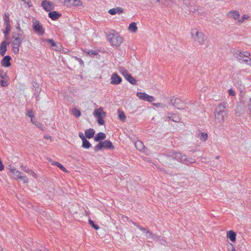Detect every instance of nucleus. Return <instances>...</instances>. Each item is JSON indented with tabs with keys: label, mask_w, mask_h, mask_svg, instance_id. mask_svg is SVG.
Listing matches in <instances>:
<instances>
[{
	"label": "nucleus",
	"mask_w": 251,
	"mask_h": 251,
	"mask_svg": "<svg viewBox=\"0 0 251 251\" xmlns=\"http://www.w3.org/2000/svg\"><path fill=\"white\" fill-rule=\"evenodd\" d=\"M107 40L113 46L119 47L123 41V38L114 30H111L107 36Z\"/></svg>",
	"instance_id": "nucleus-1"
},
{
	"label": "nucleus",
	"mask_w": 251,
	"mask_h": 251,
	"mask_svg": "<svg viewBox=\"0 0 251 251\" xmlns=\"http://www.w3.org/2000/svg\"><path fill=\"white\" fill-rule=\"evenodd\" d=\"M251 54L248 51H242L238 50H234L233 56L238 61H243L251 65V59L249 58Z\"/></svg>",
	"instance_id": "nucleus-2"
},
{
	"label": "nucleus",
	"mask_w": 251,
	"mask_h": 251,
	"mask_svg": "<svg viewBox=\"0 0 251 251\" xmlns=\"http://www.w3.org/2000/svg\"><path fill=\"white\" fill-rule=\"evenodd\" d=\"M227 114V109L223 104H219L215 110V118L216 121L221 123L224 121V117Z\"/></svg>",
	"instance_id": "nucleus-3"
},
{
	"label": "nucleus",
	"mask_w": 251,
	"mask_h": 251,
	"mask_svg": "<svg viewBox=\"0 0 251 251\" xmlns=\"http://www.w3.org/2000/svg\"><path fill=\"white\" fill-rule=\"evenodd\" d=\"M163 155L168 158H172L182 163H183L186 159V155H182L180 152L174 151H166Z\"/></svg>",
	"instance_id": "nucleus-4"
},
{
	"label": "nucleus",
	"mask_w": 251,
	"mask_h": 251,
	"mask_svg": "<svg viewBox=\"0 0 251 251\" xmlns=\"http://www.w3.org/2000/svg\"><path fill=\"white\" fill-rule=\"evenodd\" d=\"M191 35L194 40L195 44L202 45L205 40L204 34L201 32H199L196 29H193L191 31Z\"/></svg>",
	"instance_id": "nucleus-5"
},
{
	"label": "nucleus",
	"mask_w": 251,
	"mask_h": 251,
	"mask_svg": "<svg viewBox=\"0 0 251 251\" xmlns=\"http://www.w3.org/2000/svg\"><path fill=\"white\" fill-rule=\"evenodd\" d=\"M93 115L97 118V122L100 125H103L104 121L103 120L106 116V113L103 111V109L100 107L94 111Z\"/></svg>",
	"instance_id": "nucleus-6"
},
{
	"label": "nucleus",
	"mask_w": 251,
	"mask_h": 251,
	"mask_svg": "<svg viewBox=\"0 0 251 251\" xmlns=\"http://www.w3.org/2000/svg\"><path fill=\"white\" fill-rule=\"evenodd\" d=\"M114 148L111 142L108 140H104L100 142L94 148L95 151H98L103 149L112 150Z\"/></svg>",
	"instance_id": "nucleus-7"
},
{
	"label": "nucleus",
	"mask_w": 251,
	"mask_h": 251,
	"mask_svg": "<svg viewBox=\"0 0 251 251\" xmlns=\"http://www.w3.org/2000/svg\"><path fill=\"white\" fill-rule=\"evenodd\" d=\"M32 24L34 32L39 35H43L45 33V30L40 22L34 19L32 20Z\"/></svg>",
	"instance_id": "nucleus-8"
},
{
	"label": "nucleus",
	"mask_w": 251,
	"mask_h": 251,
	"mask_svg": "<svg viewBox=\"0 0 251 251\" xmlns=\"http://www.w3.org/2000/svg\"><path fill=\"white\" fill-rule=\"evenodd\" d=\"M11 173L13 175L12 177L15 179H20L25 182L27 181V178L25 176H21V172L15 168L11 169Z\"/></svg>",
	"instance_id": "nucleus-9"
},
{
	"label": "nucleus",
	"mask_w": 251,
	"mask_h": 251,
	"mask_svg": "<svg viewBox=\"0 0 251 251\" xmlns=\"http://www.w3.org/2000/svg\"><path fill=\"white\" fill-rule=\"evenodd\" d=\"M170 103L178 109L185 108V103L178 98L172 99L170 100Z\"/></svg>",
	"instance_id": "nucleus-10"
},
{
	"label": "nucleus",
	"mask_w": 251,
	"mask_h": 251,
	"mask_svg": "<svg viewBox=\"0 0 251 251\" xmlns=\"http://www.w3.org/2000/svg\"><path fill=\"white\" fill-rule=\"evenodd\" d=\"M136 96L141 100L149 102H152L154 100V99L152 96H150L145 93L137 92Z\"/></svg>",
	"instance_id": "nucleus-11"
},
{
	"label": "nucleus",
	"mask_w": 251,
	"mask_h": 251,
	"mask_svg": "<svg viewBox=\"0 0 251 251\" xmlns=\"http://www.w3.org/2000/svg\"><path fill=\"white\" fill-rule=\"evenodd\" d=\"M42 6L46 11H50L54 9L53 4L47 0H44L42 2Z\"/></svg>",
	"instance_id": "nucleus-12"
},
{
	"label": "nucleus",
	"mask_w": 251,
	"mask_h": 251,
	"mask_svg": "<svg viewBox=\"0 0 251 251\" xmlns=\"http://www.w3.org/2000/svg\"><path fill=\"white\" fill-rule=\"evenodd\" d=\"M111 84L118 85L122 82V78L117 73H114L111 77Z\"/></svg>",
	"instance_id": "nucleus-13"
},
{
	"label": "nucleus",
	"mask_w": 251,
	"mask_h": 251,
	"mask_svg": "<svg viewBox=\"0 0 251 251\" xmlns=\"http://www.w3.org/2000/svg\"><path fill=\"white\" fill-rule=\"evenodd\" d=\"M9 45V42L3 41L1 42L0 46V55L1 56H4L7 51V45Z\"/></svg>",
	"instance_id": "nucleus-14"
},
{
	"label": "nucleus",
	"mask_w": 251,
	"mask_h": 251,
	"mask_svg": "<svg viewBox=\"0 0 251 251\" xmlns=\"http://www.w3.org/2000/svg\"><path fill=\"white\" fill-rule=\"evenodd\" d=\"M11 60V57L9 55H6L4 56L1 61L2 66L5 67H10L11 65L10 62Z\"/></svg>",
	"instance_id": "nucleus-15"
},
{
	"label": "nucleus",
	"mask_w": 251,
	"mask_h": 251,
	"mask_svg": "<svg viewBox=\"0 0 251 251\" xmlns=\"http://www.w3.org/2000/svg\"><path fill=\"white\" fill-rule=\"evenodd\" d=\"M166 119L168 121L171 120L175 122H178L180 120V118L178 115L171 113H168V115L166 116Z\"/></svg>",
	"instance_id": "nucleus-16"
},
{
	"label": "nucleus",
	"mask_w": 251,
	"mask_h": 251,
	"mask_svg": "<svg viewBox=\"0 0 251 251\" xmlns=\"http://www.w3.org/2000/svg\"><path fill=\"white\" fill-rule=\"evenodd\" d=\"M61 15L55 11H50L49 13V17L52 20H56Z\"/></svg>",
	"instance_id": "nucleus-17"
},
{
	"label": "nucleus",
	"mask_w": 251,
	"mask_h": 251,
	"mask_svg": "<svg viewBox=\"0 0 251 251\" xmlns=\"http://www.w3.org/2000/svg\"><path fill=\"white\" fill-rule=\"evenodd\" d=\"M106 138V135L103 132H99L94 137V140L96 142H102Z\"/></svg>",
	"instance_id": "nucleus-18"
},
{
	"label": "nucleus",
	"mask_w": 251,
	"mask_h": 251,
	"mask_svg": "<svg viewBox=\"0 0 251 251\" xmlns=\"http://www.w3.org/2000/svg\"><path fill=\"white\" fill-rule=\"evenodd\" d=\"M65 2L68 3L69 6H79L82 4V2L79 0H65Z\"/></svg>",
	"instance_id": "nucleus-19"
},
{
	"label": "nucleus",
	"mask_w": 251,
	"mask_h": 251,
	"mask_svg": "<svg viewBox=\"0 0 251 251\" xmlns=\"http://www.w3.org/2000/svg\"><path fill=\"white\" fill-rule=\"evenodd\" d=\"M95 133V131L93 128H89L85 131V137L88 139L92 138Z\"/></svg>",
	"instance_id": "nucleus-20"
},
{
	"label": "nucleus",
	"mask_w": 251,
	"mask_h": 251,
	"mask_svg": "<svg viewBox=\"0 0 251 251\" xmlns=\"http://www.w3.org/2000/svg\"><path fill=\"white\" fill-rule=\"evenodd\" d=\"M236 233L232 230H229L227 233V236L229 238L230 241L232 242H234L236 240Z\"/></svg>",
	"instance_id": "nucleus-21"
},
{
	"label": "nucleus",
	"mask_w": 251,
	"mask_h": 251,
	"mask_svg": "<svg viewBox=\"0 0 251 251\" xmlns=\"http://www.w3.org/2000/svg\"><path fill=\"white\" fill-rule=\"evenodd\" d=\"M9 17L10 14L8 12H5L4 18V24L5 26L11 25Z\"/></svg>",
	"instance_id": "nucleus-22"
},
{
	"label": "nucleus",
	"mask_w": 251,
	"mask_h": 251,
	"mask_svg": "<svg viewBox=\"0 0 251 251\" xmlns=\"http://www.w3.org/2000/svg\"><path fill=\"white\" fill-rule=\"evenodd\" d=\"M230 16L232 17L235 20L239 21V20L240 14L238 11H233V12H230V13L228 14V16Z\"/></svg>",
	"instance_id": "nucleus-23"
},
{
	"label": "nucleus",
	"mask_w": 251,
	"mask_h": 251,
	"mask_svg": "<svg viewBox=\"0 0 251 251\" xmlns=\"http://www.w3.org/2000/svg\"><path fill=\"white\" fill-rule=\"evenodd\" d=\"M125 78L126 80H127L131 84H132V85L136 84V80L130 74H129L126 76V77H125Z\"/></svg>",
	"instance_id": "nucleus-24"
},
{
	"label": "nucleus",
	"mask_w": 251,
	"mask_h": 251,
	"mask_svg": "<svg viewBox=\"0 0 251 251\" xmlns=\"http://www.w3.org/2000/svg\"><path fill=\"white\" fill-rule=\"evenodd\" d=\"M128 29L132 32H136L137 30V27L136 25V24L134 22L131 23L129 26H128Z\"/></svg>",
	"instance_id": "nucleus-25"
},
{
	"label": "nucleus",
	"mask_w": 251,
	"mask_h": 251,
	"mask_svg": "<svg viewBox=\"0 0 251 251\" xmlns=\"http://www.w3.org/2000/svg\"><path fill=\"white\" fill-rule=\"evenodd\" d=\"M183 2L184 5L186 6V7L189 8L190 7L192 6V5L194 4V0H183Z\"/></svg>",
	"instance_id": "nucleus-26"
},
{
	"label": "nucleus",
	"mask_w": 251,
	"mask_h": 251,
	"mask_svg": "<svg viewBox=\"0 0 251 251\" xmlns=\"http://www.w3.org/2000/svg\"><path fill=\"white\" fill-rule=\"evenodd\" d=\"M82 147L85 149H89L91 147V144L86 138L82 140Z\"/></svg>",
	"instance_id": "nucleus-27"
},
{
	"label": "nucleus",
	"mask_w": 251,
	"mask_h": 251,
	"mask_svg": "<svg viewBox=\"0 0 251 251\" xmlns=\"http://www.w3.org/2000/svg\"><path fill=\"white\" fill-rule=\"evenodd\" d=\"M23 41L21 40L19 37L15 38V39H12V44L13 45H16V46H20L22 42Z\"/></svg>",
	"instance_id": "nucleus-28"
},
{
	"label": "nucleus",
	"mask_w": 251,
	"mask_h": 251,
	"mask_svg": "<svg viewBox=\"0 0 251 251\" xmlns=\"http://www.w3.org/2000/svg\"><path fill=\"white\" fill-rule=\"evenodd\" d=\"M72 113L75 117H79L81 116V112L78 109L74 108L72 110Z\"/></svg>",
	"instance_id": "nucleus-29"
},
{
	"label": "nucleus",
	"mask_w": 251,
	"mask_h": 251,
	"mask_svg": "<svg viewBox=\"0 0 251 251\" xmlns=\"http://www.w3.org/2000/svg\"><path fill=\"white\" fill-rule=\"evenodd\" d=\"M52 165H54L56 166H57L61 170L65 172H67V170L66 169V168L60 163H59V162H53L52 163Z\"/></svg>",
	"instance_id": "nucleus-30"
},
{
	"label": "nucleus",
	"mask_w": 251,
	"mask_h": 251,
	"mask_svg": "<svg viewBox=\"0 0 251 251\" xmlns=\"http://www.w3.org/2000/svg\"><path fill=\"white\" fill-rule=\"evenodd\" d=\"M119 72L125 77V78L129 74L127 71L123 67L119 68Z\"/></svg>",
	"instance_id": "nucleus-31"
},
{
	"label": "nucleus",
	"mask_w": 251,
	"mask_h": 251,
	"mask_svg": "<svg viewBox=\"0 0 251 251\" xmlns=\"http://www.w3.org/2000/svg\"><path fill=\"white\" fill-rule=\"evenodd\" d=\"M184 162L183 163V164H189V163L192 164V163H194L195 162V160L192 157L187 158V156H186V159H185V161H184Z\"/></svg>",
	"instance_id": "nucleus-32"
},
{
	"label": "nucleus",
	"mask_w": 251,
	"mask_h": 251,
	"mask_svg": "<svg viewBox=\"0 0 251 251\" xmlns=\"http://www.w3.org/2000/svg\"><path fill=\"white\" fill-rule=\"evenodd\" d=\"M135 146L136 147V148L140 150V151H141L142 149H143V145L142 144V143L141 142V141H137L135 144Z\"/></svg>",
	"instance_id": "nucleus-33"
},
{
	"label": "nucleus",
	"mask_w": 251,
	"mask_h": 251,
	"mask_svg": "<svg viewBox=\"0 0 251 251\" xmlns=\"http://www.w3.org/2000/svg\"><path fill=\"white\" fill-rule=\"evenodd\" d=\"M155 239H157L162 245H165L166 243V240H163V238L161 236H155Z\"/></svg>",
	"instance_id": "nucleus-34"
},
{
	"label": "nucleus",
	"mask_w": 251,
	"mask_h": 251,
	"mask_svg": "<svg viewBox=\"0 0 251 251\" xmlns=\"http://www.w3.org/2000/svg\"><path fill=\"white\" fill-rule=\"evenodd\" d=\"M0 77L2 79H6L8 78L6 73L2 70H0Z\"/></svg>",
	"instance_id": "nucleus-35"
},
{
	"label": "nucleus",
	"mask_w": 251,
	"mask_h": 251,
	"mask_svg": "<svg viewBox=\"0 0 251 251\" xmlns=\"http://www.w3.org/2000/svg\"><path fill=\"white\" fill-rule=\"evenodd\" d=\"M118 116L119 119L122 121H124L126 119V116L123 112L119 111Z\"/></svg>",
	"instance_id": "nucleus-36"
},
{
	"label": "nucleus",
	"mask_w": 251,
	"mask_h": 251,
	"mask_svg": "<svg viewBox=\"0 0 251 251\" xmlns=\"http://www.w3.org/2000/svg\"><path fill=\"white\" fill-rule=\"evenodd\" d=\"M89 224L95 229L98 230L99 229L100 227L96 224H95V222L92 220H89Z\"/></svg>",
	"instance_id": "nucleus-37"
},
{
	"label": "nucleus",
	"mask_w": 251,
	"mask_h": 251,
	"mask_svg": "<svg viewBox=\"0 0 251 251\" xmlns=\"http://www.w3.org/2000/svg\"><path fill=\"white\" fill-rule=\"evenodd\" d=\"M11 30V25L5 26V30L3 32L5 38H7V35L9 33Z\"/></svg>",
	"instance_id": "nucleus-38"
},
{
	"label": "nucleus",
	"mask_w": 251,
	"mask_h": 251,
	"mask_svg": "<svg viewBox=\"0 0 251 251\" xmlns=\"http://www.w3.org/2000/svg\"><path fill=\"white\" fill-rule=\"evenodd\" d=\"M146 236L149 239H154L155 235H153L150 231H147L146 232Z\"/></svg>",
	"instance_id": "nucleus-39"
},
{
	"label": "nucleus",
	"mask_w": 251,
	"mask_h": 251,
	"mask_svg": "<svg viewBox=\"0 0 251 251\" xmlns=\"http://www.w3.org/2000/svg\"><path fill=\"white\" fill-rule=\"evenodd\" d=\"M34 125H35L38 128L40 129L41 130H44V127L42 123L37 122L36 123H34Z\"/></svg>",
	"instance_id": "nucleus-40"
},
{
	"label": "nucleus",
	"mask_w": 251,
	"mask_h": 251,
	"mask_svg": "<svg viewBox=\"0 0 251 251\" xmlns=\"http://www.w3.org/2000/svg\"><path fill=\"white\" fill-rule=\"evenodd\" d=\"M207 138V134L204 133H201L200 134V138L201 140L205 141Z\"/></svg>",
	"instance_id": "nucleus-41"
},
{
	"label": "nucleus",
	"mask_w": 251,
	"mask_h": 251,
	"mask_svg": "<svg viewBox=\"0 0 251 251\" xmlns=\"http://www.w3.org/2000/svg\"><path fill=\"white\" fill-rule=\"evenodd\" d=\"M249 18V16L246 14L243 15L241 19H239L238 22L240 23H242L245 20L248 19Z\"/></svg>",
	"instance_id": "nucleus-42"
},
{
	"label": "nucleus",
	"mask_w": 251,
	"mask_h": 251,
	"mask_svg": "<svg viewBox=\"0 0 251 251\" xmlns=\"http://www.w3.org/2000/svg\"><path fill=\"white\" fill-rule=\"evenodd\" d=\"M18 36L19 38L24 41L25 39V35H24V31L22 30V31L18 32Z\"/></svg>",
	"instance_id": "nucleus-43"
},
{
	"label": "nucleus",
	"mask_w": 251,
	"mask_h": 251,
	"mask_svg": "<svg viewBox=\"0 0 251 251\" xmlns=\"http://www.w3.org/2000/svg\"><path fill=\"white\" fill-rule=\"evenodd\" d=\"M0 85L2 87H6L8 85V82L6 79H2L0 81Z\"/></svg>",
	"instance_id": "nucleus-44"
},
{
	"label": "nucleus",
	"mask_w": 251,
	"mask_h": 251,
	"mask_svg": "<svg viewBox=\"0 0 251 251\" xmlns=\"http://www.w3.org/2000/svg\"><path fill=\"white\" fill-rule=\"evenodd\" d=\"M26 115L31 118H33L34 117V115L33 114V111L32 109L28 110L26 113Z\"/></svg>",
	"instance_id": "nucleus-45"
},
{
	"label": "nucleus",
	"mask_w": 251,
	"mask_h": 251,
	"mask_svg": "<svg viewBox=\"0 0 251 251\" xmlns=\"http://www.w3.org/2000/svg\"><path fill=\"white\" fill-rule=\"evenodd\" d=\"M21 169L22 170L24 171V172L27 173V174L29 173V171H30V169L26 166H24V165H21Z\"/></svg>",
	"instance_id": "nucleus-46"
},
{
	"label": "nucleus",
	"mask_w": 251,
	"mask_h": 251,
	"mask_svg": "<svg viewBox=\"0 0 251 251\" xmlns=\"http://www.w3.org/2000/svg\"><path fill=\"white\" fill-rule=\"evenodd\" d=\"M46 41L49 43H50L52 47H55L56 46V43L53 39H47Z\"/></svg>",
	"instance_id": "nucleus-47"
},
{
	"label": "nucleus",
	"mask_w": 251,
	"mask_h": 251,
	"mask_svg": "<svg viewBox=\"0 0 251 251\" xmlns=\"http://www.w3.org/2000/svg\"><path fill=\"white\" fill-rule=\"evenodd\" d=\"M116 14H121L124 12V9L121 7H117L115 8Z\"/></svg>",
	"instance_id": "nucleus-48"
},
{
	"label": "nucleus",
	"mask_w": 251,
	"mask_h": 251,
	"mask_svg": "<svg viewBox=\"0 0 251 251\" xmlns=\"http://www.w3.org/2000/svg\"><path fill=\"white\" fill-rule=\"evenodd\" d=\"M19 46H16V45H13V52L15 54H17L19 52Z\"/></svg>",
	"instance_id": "nucleus-49"
},
{
	"label": "nucleus",
	"mask_w": 251,
	"mask_h": 251,
	"mask_svg": "<svg viewBox=\"0 0 251 251\" xmlns=\"http://www.w3.org/2000/svg\"><path fill=\"white\" fill-rule=\"evenodd\" d=\"M196 14H198V15H205V14L203 13V11L202 8H198L197 9V13H196Z\"/></svg>",
	"instance_id": "nucleus-50"
},
{
	"label": "nucleus",
	"mask_w": 251,
	"mask_h": 251,
	"mask_svg": "<svg viewBox=\"0 0 251 251\" xmlns=\"http://www.w3.org/2000/svg\"><path fill=\"white\" fill-rule=\"evenodd\" d=\"M88 54L91 56H94L95 55H97L98 53L95 50H90L88 52Z\"/></svg>",
	"instance_id": "nucleus-51"
},
{
	"label": "nucleus",
	"mask_w": 251,
	"mask_h": 251,
	"mask_svg": "<svg viewBox=\"0 0 251 251\" xmlns=\"http://www.w3.org/2000/svg\"><path fill=\"white\" fill-rule=\"evenodd\" d=\"M108 13L112 15H115L116 14L115 8H112L110 9L108 11Z\"/></svg>",
	"instance_id": "nucleus-52"
},
{
	"label": "nucleus",
	"mask_w": 251,
	"mask_h": 251,
	"mask_svg": "<svg viewBox=\"0 0 251 251\" xmlns=\"http://www.w3.org/2000/svg\"><path fill=\"white\" fill-rule=\"evenodd\" d=\"M189 11H191V12H194L195 13H196H196H197V9H196V8H195V7H194V6L192 5L191 7H190L189 8Z\"/></svg>",
	"instance_id": "nucleus-53"
},
{
	"label": "nucleus",
	"mask_w": 251,
	"mask_h": 251,
	"mask_svg": "<svg viewBox=\"0 0 251 251\" xmlns=\"http://www.w3.org/2000/svg\"><path fill=\"white\" fill-rule=\"evenodd\" d=\"M12 39H14L15 38L19 37L18 36V32L17 33L16 32H13L12 34Z\"/></svg>",
	"instance_id": "nucleus-54"
},
{
	"label": "nucleus",
	"mask_w": 251,
	"mask_h": 251,
	"mask_svg": "<svg viewBox=\"0 0 251 251\" xmlns=\"http://www.w3.org/2000/svg\"><path fill=\"white\" fill-rule=\"evenodd\" d=\"M78 135H79V138L81 139L82 141L84 140L85 139H86V137L84 136V135L82 132H79Z\"/></svg>",
	"instance_id": "nucleus-55"
},
{
	"label": "nucleus",
	"mask_w": 251,
	"mask_h": 251,
	"mask_svg": "<svg viewBox=\"0 0 251 251\" xmlns=\"http://www.w3.org/2000/svg\"><path fill=\"white\" fill-rule=\"evenodd\" d=\"M28 174H29V175H31V176H33V177H35V178H36V176H37V175H36V174H35V173L33 171H32V170H30V171H29V172Z\"/></svg>",
	"instance_id": "nucleus-56"
},
{
	"label": "nucleus",
	"mask_w": 251,
	"mask_h": 251,
	"mask_svg": "<svg viewBox=\"0 0 251 251\" xmlns=\"http://www.w3.org/2000/svg\"><path fill=\"white\" fill-rule=\"evenodd\" d=\"M16 28L18 30V31H22L23 30L21 29V27H20V24L17 23V24H16Z\"/></svg>",
	"instance_id": "nucleus-57"
},
{
	"label": "nucleus",
	"mask_w": 251,
	"mask_h": 251,
	"mask_svg": "<svg viewBox=\"0 0 251 251\" xmlns=\"http://www.w3.org/2000/svg\"><path fill=\"white\" fill-rule=\"evenodd\" d=\"M4 169V165L2 164V162L0 159V171H1Z\"/></svg>",
	"instance_id": "nucleus-58"
},
{
	"label": "nucleus",
	"mask_w": 251,
	"mask_h": 251,
	"mask_svg": "<svg viewBox=\"0 0 251 251\" xmlns=\"http://www.w3.org/2000/svg\"><path fill=\"white\" fill-rule=\"evenodd\" d=\"M153 104L156 107L161 106L163 107L164 106V104L161 103H153Z\"/></svg>",
	"instance_id": "nucleus-59"
},
{
	"label": "nucleus",
	"mask_w": 251,
	"mask_h": 251,
	"mask_svg": "<svg viewBox=\"0 0 251 251\" xmlns=\"http://www.w3.org/2000/svg\"><path fill=\"white\" fill-rule=\"evenodd\" d=\"M229 95L230 96H234V95H235V92H234V91L233 90H231V89H230V90H229Z\"/></svg>",
	"instance_id": "nucleus-60"
},
{
	"label": "nucleus",
	"mask_w": 251,
	"mask_h": 251,
	"mask_svg": "<svg viewBox=\"0 0 251 251\" xmlns=\"http://www.w3.org/2000/svg\"><path fill=\"white\" fill-rule=\"evenodd\" d=\"M137 226V228H138L139 229H140L141 230H142L143 231L145 232L146 230V229L145 228L142 227L140 226Z\"/></svg>",
	"instance_id": "nucleus-61"
},
{
	"label": "nucleus",
	"mask_w": 251,
	"mask_h": 251,
	"mask_svg": "<svg viewBox=\"0 0 251 251\" xmlns=\"http://www.w3.org/2000/svg\"><path fill=\"white\" fill-rule=\"evenodd\" d=\"M35 91L37 93H39L41 92V89L39 87H37L35 88Z\"/></svg>",
	"instance_id": "nucleus-62"
},
{
	"label": "nucleus",
	"mask_w": 251,
	"mask_h": 251,
	"mask_svg": "<svg viewBox=\"0 0 251 251\" xmlns=\"http://www.w3.org/2000/svg\"><path fill=\"white\" fill-rule=\"evenodd\" d=\"M33 87L35 88H37V87H39V84L36 83V82H33Z\"/></svg>",
	"instance_id": "nucleus-63"
},
{
	"label": "nucleus",
	"mask_w": 251,
	"mask_h": 251,
	"mask_svg": "<svg viewBox=\"0 0 251 251\" xmlns=\"http://www.w3.org/2000/svg\"><path fill=\"white\" fill-rule=\"evenodd\" d=\"M44 138L46 139H49L51 138V137L49 135H46L44 136Z\"/></svg>",
	"instance_id": "nucleus-64"
}]
</instances>
